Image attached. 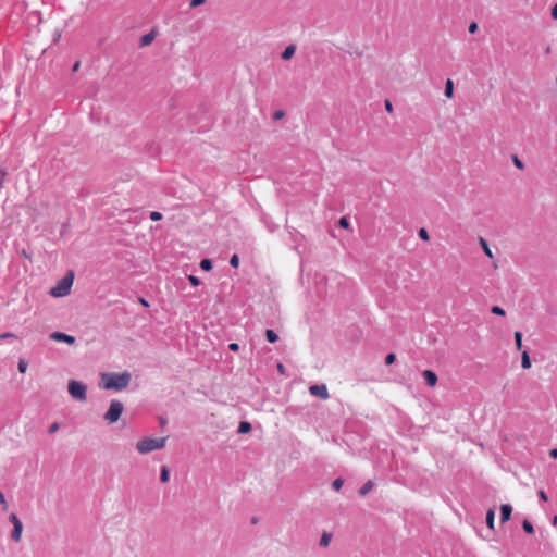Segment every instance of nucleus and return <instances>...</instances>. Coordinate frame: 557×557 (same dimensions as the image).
Wrapping results in <instances>:
<instances>
[{
    "label": "nucleus",
    "instance_id": "obj_1",
    "mask_svg": "<svg viewBox=\"0 0 557 557\" xmlns=\"http://www.w3.org/2000/svg\"><path fill=\"white\" fill-rule=\"evenodd\" d=\"M132 380L129 372L103 373L101 374V387L103 389L122 391L125 389Z\"/></svg>",
    "mask_w": 557,
    "mask_h": 557
},
{
    "label": "nucleus",
    "instance_id": "obj_2",
    "mask_svg": "<svg viewBox=\"0 0 557 557\" xmlns=\"http://www.w3.org/2000/svg\"><path fill=\"white\" fill-rule=\"evenodd\" d=\"M74 282V272L70 270L62 278H60L55 286H53L49 294L54 298L65 297L70 294Z\"/></svg>",
    "mask_w": 557,
    "mask_h": 557
},
{
    "label": "nucleus",
    "instance_id": "obj_3",
    "mask_svg": "<svg viewBox=\"0 0 557 557\" xmlns=\"http://www.w3.org/2000/svg\"><path fill=\"white\" fill-rule=\"evenodd\" d=\"M166 437L151 438L146 437L137 442L136 449L139 454L146 455L154 450H159L165 447Z\"/></svg>",
    "mask_w": 557,
    "mask_h": 557
},
{
    "label": "nucleus",
    "instance_id": "obj_4",
    "mask_svg": "<svg viewBox=\"0 0 557 557\" xmlns=\"http://www.w3.org/2000/svg\"><path fill=\"white\" fill-rule=\"evenodd\" d=\"M67 392L70 396L77 401L84 403L87 400V385L81 381H69Z\"/></svg>",
    "mask_w": 557,
    "mask_h": 557
},
{
    "label": "nucleus",
    "instance_id": "obj_5",
    "mask_svg": "<svg viewBox=\"0 0 557 557\" xmlns=\"http://www.w3.org/2000/svg\"><path fill=\"white\" fill-rule=\"evenodd\" d=\"M124 410L123 404L120 400H111L108 411L104 413V420L109 423H115L121 418Z\"/></svg>",
    "mask_w": 557,
    "mask_h": 557
},
{
    "label": "nucleus",
    "instance_id": "obj_6",
    "mask_svg": "<svg viewBox=\"0 0 557 557\" xmlns=\"http://www.w3.org/2000/svg\"><path fill=\"white\" fill-rule=\"evenodd\" d=\"M9 520L13 524V530L11 532V540H13L14 542H18L21 540L22 532H23V523L15 513H11L9 516Z\"/></svg>",
    "mask_w": 557,
    "mask_h": 557
},
{
    "label": "nucleus",
    "instance_id": "obj_7",
    "mask_svg": "<svg viewBox=\"0 0 557 557\" xmlns=\"http://www.w3.org/2000/svg\"><path fill=\"white\" fill-rule=\"evenodd\" d=\"M309 392L312 396L319 397L323 400L330 397L327 387L325 384H315L309 387Z\"/></svg>",
    "mask_w": 557,
    "mask_h": 557
},
{
    "label": "nucleus",
    "instance_id": "obj_8",
    "mask_svg": "<svg viewBox=\"0 0 557 557\" xmlns=\"http://www.w3.org/2000/svg\"><path fill=\"white\" fill-rule=\"evenodd\" d=\"M49 338L55 342H64L69 345H73L75 343V337L62 332H53L49 335Z\"/></svg>",
    "mask_w": 557,
    "mask_h": 557
},
{
    "label": "nucleus",
    "instance_id": "obj_9",
    "mask_svg": "<svg viewBox=\"0 0 557 557\" xmlns=\"http://www.w3.org/2000/svg\"><path fill=\"white\" fill-rule=\"evenodd\" d=\"M422 376L424 377L425 380V383L428 386H435L436 383H437V375L435 372L431 371V370H424L422 372Z\"/></svg>",
    "mask_w": 557,
    "mask_h": 557
},
{
    "label": "nucleus",
    "instance_id": "obj_10",
    "mask_svg": "<svg viewBox=\"0 0 557 557\" xmlns=\"http://www.w3.org/2000/svg\"><path fill=\"white\" fill-rule=\"evenodd\" d=\"M511 512H512V507L508 504H503L500 506V521L503 523L507 522L511 517Z\"/></svg>",
    "mask_w": 557,
    "mask_h": 557
},
{
    "label": "nucleus",
    "instance_id": "obj_11",
    "mask_svg": "<svg viewBox=\"0 0 557 557\" xmlns=\"http://www.w3.org/2000/svg\"><path fill=\"white\" fill-rule=\"evenodd\" d=\"M479 242H480V245H481L485 256L490 259H493L494 253H493L492 249L490 248L487 240L483 237H480Z\"/></svg>",
    "mask_w": 557,
    "mask_h": 557
},
{
    "label": "nucleus",
    "instance_id": "obj_12",
    "mask_svg": "<svg viewBox=\"0 0 557 557\" xmlns=\"http://www.w3.org/2000/svg\"><path fill=\"white\" fill-rule=\"evenodd\" d=\"M486 524L491 530L495 528V510L493 508L488 509L486 512Z\"/></svg>",
    "mask_w": 557,
    "mask_h": 557
},
{
    "label": "nucleus",
    "instance_id": "obj_13",
    "mask_svg": "<svg viewBox=\"0 0 557 557\" xmlns=\"http://www.w3.org/2000/svg\"><path fill=\"white\" fill-rule=\"evenodd\" d=\"M295 50H296L295 46H293V45L287 46L285 48V50L282 52V59L289 60L294 55Z\"/></svg>",
    "mask_w": 557,
    "mask_h": 557
},
{
    "label": "nucleus",
    "instance_id": "obj_14",
    "mask_svg": "<svg viewBox=\"0 0 557 557\" xmlns=\"http://www.w3.org/2000/svg\"><path fill=\"white\" fill-rule=\"evenodd\" d=\"M154 39V34L153 32L149 33V34H146L144 35L141 38H140V46L141 47H146L148 45H150Z\"/></svg>",
    "mask_w": 557,
    "mask_h": 557
},
{
    "label": "nucleus",
    "instance_id": "obj_15",
    "mask_svg": "<svg viewBox=\"0 0 557 557\" xmlns=\"http://www.w3.org/2000/svg\"><path fill=\"white\" fill-rule=\"evenodd\" d=\"M521 366L523 369H530L531 368V360L529 352L524 350L521 356Z\"/></svg>",
    "mask_w": 557,
    "mask_h": 557
},
{
    "label": "nucleus",
    "instance_id": "obj_16",
    "mask_svg": "<svg viewBox=\"0 0 557 557\" xmlns=\"http://www.w3.org/2000/svg\"><path fill=\"white\" fill-rule=\"evenodd\" d=\"M453 95H454V83L450 78H448L445 84V96L447 98H451Z\"/></svg>",
    "mask_w": 557,
    "mask_h": 557
},
{
    "label": "nucleus",
    "instance_id": "obj_17",
    "mask_svg": "<svg viewBox=\"0 0 557 557\" xmlns=\"http://www.w3.org/2000/svg\"><path fill=\"white\" fill-rule=\"evenodd\" d=\"M373 488V483L371 481L366 482L361 488L359 490V494L361 496H366Z\"/></svg>",
    "mask_w": 557,
    "mask_h": 557
},
{
    "label": "nucleus",
    "instance_id": "obj_18",
    "mask_svg": "<svg viewBox=\"0 0 557 557\" xmlns=\"http://www.w3.org/2000/svg\"><path fill=\"white\" fill-rule=\"evenodd\" d=\"M170 479V471L166 466L161 467L160 481L166 483Z\"/></svg>",
    "mask_w": 557,
    "mask_h": 557
},
{
    "label": "nucleus",
    "instance_id": "obj_19",
    "mask_svg": "<svg viewBox=\"0 0 557 557\" xmlns=\"http://www.w3.org/2000/svg\"><path fill=\"white\" fill-rule=\"evenodd\" d=\"M250 430H251V424L249 422H247V421L240 422V424L238 426V433L245 434V433L250 432Z\"/></svg>",
    "mask_w": 557,
    "mask_h": 557
},
{
    "label": "nucleus",
    "instance_id": "obj_20",
    "mask_svg": "<svg viewBox=\"0 0 557 557\" xmlns=\"http://www.w3.org/2000/svg\"><path fill=\"white\" fill-rule=\"evenodd\" d=\"M331 540H332V535L330 533H326V532L323 533L320 539V546H322V547L329 546Z\"/></svg>",
    "mask_w": 557,
    "mask_h": 557
},
{
    "label": "nucleus",
    "instance_id": "obj_21",
    "mask_svg": "<svg viewBox=\"0 0 557 557\" xmlns=\"http://www.w3.org/2000/svg\"><path fill=\"white\" fill-rule=\"evenodd\" d=\"M265 336H267L268 342H270V343H275L278 338L277 334L271 329H268L265 331Z\"/></svg>",
    "mask_w": 557,
    "mask_h": 557
},
{
    "label": "nucleus",
    "instance_id": "obj_22",
    "mask_svg": "<svg viewBox=\"0 0 557 557\" xmlns=\"http://www.w3.org/2000/svg\"><path fill=\"white\" fill-rule=\"evenodd\" d=\"M515 342L517 349L520 350L522 348V333L520 331L515 332Z\"/></svg>",
    "mask_w": 557,
    "mask_h": 557
},
{
    "label": "nucleus",
    "instance_id": "obj_23",
    "mask_svg": "<svg viewBox=\"0 0 557 557\" xmlns=\"http://www.w3.org/2000/svg\"><path fill=\"white\" fill-rule=\"evenodd\" d=\"M200 268L203 270V271H209L212 269V262L211 260L209 259H202L200 261Z\"/></svg>",
    "mask_w": 557,
    "mask_h": 557
},
{
    "label": "nucleus",
    "instance_id": "obj_24",
    "mask_svg": "<svg viewBox=\"0 0 557 557\" xmlns=\"http://www.w3.org/2000/svg\"><path fill=\"white\" fill-rule=\"evenodd\" d=\"M522 528L523 530L527 532V533H530L532 534L534 532V528L532 525L531 522H529L528 520H524L523 523H522Z\"/></svg>",
    "mask_w": 557,
    "mask_h": 557
},
{
    "label": "nucleus",
    "instance_id": "obj_25",
    "mask_svg": "<svg viewBox=\"0 0 557 557\" xmlns=\"http://www.w3.org/2000/svg\"><path fill=\"white\" fill-rule=\"evenodd\" d=\"M344 484V480L341 479V478H337L333 481L332 483V487L335 490V491H339L342 488Z\"/></svg>",
    "mask_w": 557,
    "mask_h": 557
},
{
    "label": "nucleus",
    "instance_id": "obj_26",
    "mask_svg": "<svg viewBox=\"0 0 557 557\" xmlns=\"http://www.w3.org/2000/svg\"><path fill=\"white\" fill-rule=\"evenodd\" d=\"M491 311H492V313H494L496 315H505V310L503 308H500L499 306L492 307Z\"/></svg>",
    "mask_w": 557,
    "mask_h": 557
},
{
    "label": "nucleus",
    "instance_id": "obj_27",
    "mask_svg": "<svg viewBox=\"0 0 557 557\" xmlns=\"http://www.w3.org/2000/svg\"><path fill=\"white\" fill-rule=\"evenodd\" d=\"M17 368H18V371H20L21 373H25V372H26V369H27V362H26L25 360L21 359V360L18 361V366H17Z\"/></svg>",
    "mask_w": 557,
    "mask_h": 557
},
{
    "label": "nucleus",
    "instance_id": "obj_28",
    "mask_svg": "<svg viewBox=\"0 0 557 557\" xmlns=\"http://www.w3.org/2000/svg\"><path fill=\"white\" fill-rule=\"evenodd\" d=\"M419 237L422 239V240H429L430 237H429V233L425 228H420L419 230Z\"/></svg>",
    "mask_w": 557,
    "mask_h": 557
},
{
    "label": "nucleus",
    "instance_id": "obj_29",
    "mask_svg": "<svg viewBox=\"0 0 557 557\" xmlns=\"http://www.w3.org/2000/svg\"><path fill=\"white\" fill-rule=\"evenodd\" d=\"M230 264L233 267V268H237L238 264H239V258L237 255H233L231 257V260H230Z\"/></svg>",
    "mask_w": 557,
    "mask_h": 557
},
{
    "label": "nucleus",
    "instance_id": "obj_30",
    "mask_svg": "<svg viewBox=\"0 0 557 557\" xmlns=\"http://www.w3.org/2000/svg\"><path fill=\"white\" fill-rule=\"evenodd\" d=\"M395 359L396 355L394 352H391L385 357V363L389 366L395 361Z\"/></svg>",
    "mask_w": 557,
    "mask_h": 557
},
{
    "label": "nucleus",
    "instance_id": "obj_31",
    "mask_svg": "<svg viewBox=\"0 0 557 557\" xmlns=\"http://www.w3.org/2000/svg\"><path fill=\"white\" fill-rule=\"evenodd\" d=\"M150 219L152 221H160L162 219V214L160 212H158V211H152L150 213Z\"/></svg>",
    "mask_w": 557,
    "mask_h": 557
},
{
    "label": "nucleus",
    "instance_id": "obj_32",
    "mask_svg": "<svg viewBox=\"0 0 557 557\" xmlns=\"http://www.w3.org/2000/svg\"><path fill=\"white\" fill-rule=\"evenodd\" d=\"M188 280H189V282L191 283L193 286H198L200 284L199 278L197 276H195V275H189Z\"/></svg>",
    "mask_w": 557,
    "mask_h": 557
},
{
    "label": "nucleus",
    "instance_id": "obj_33",
    "mask_svg": "<svg viewBox=\"0 0 557 557\" xmlns=\"http://www.w3.org/2000/svg\"><path fill=\"white\" fill-rule=\"evenodd\" d=\"M0 504L3 506V510L8 509V503L5 500L4 494L0 491Z\"/></svg>",
    "mask_w": 557,
    "mask_h": 557
},
{
    "label": "nucleus",
    "instance_id": "obj_34",
    "mask_svg": "<svg viewBox=\"0 0 557 557\" xmlns=\"http://www.w3.org/2000/svg\"><path fill=\"white\" fill-rule=\"evenodd\" d=\"M513 163L520 170L524 168L522 161L517 156L513 157Z\"/></svg>",
    "mask_w": 557,
    "mask_h": 557
},
{
    "label": "nucleus",
    "instance_id": "obj_35",
    "mask_svg": "<svg viewBox=\"0 0 557 557\" xmlns=\"http://www.w3.org/2000/svg\"><path fill=\"white\" fill-rule=\"evenodd\" d=\"M339 226H342L344 228H347L349 226V222H348L347 218H345V216L341 218Z\"/></svg>",
    "mask_w": 557,
    "mask_h": 557
},
{
    "label": "nucleus",
    "instance_id": "obj_36",
    "mask_svg": "<svg viewBox=\"0 0 557 557\" xmlns=\"http://www.w3.org/2000/svg\"><path fill=\"white\" fill-rule=\"evenodd\" d=\"M205 2H206V0H191L189 5H190V8H196Z\"/></svg>",
    "mask_w": 557,
    "mask_h": 557
},
{
    "label": "nucleus",
    "instance_id": "obj_37",
    "mask_svg": "<svg viewBox=\"0 0 557 557\" xmlns=\"http://www.w3.org/2000/svg\"><path fill=\"white\" fill-rule=\"evenodd\" d=\"M478 29V24L475 22H472L470 25H469V32L471 34H474Z\"/></svg>",
    "mask_w": 557,
    "mask_h": 557
},
{
    "label": "nucleus",
    "instance_id": "obj_38",
    "mask_svg": "<svg viewBox=\"0 0 557 557\" xmlns=\"http://www.w3.org/2000/svg\"><path fill=\"white\" fill-rule=\"evenodd\" d=\"M228 348H230V350H232V351H236V350H238V349H239V345H238L237 343H231V344L228 345Z\"/></svg>",
    "mask_w": 557,
    "mask_h": 557
},
{
    "label": "nucleus",
    "instance_id": "obj_39",
    "mask_svg": "<svg viewBox=\"0 0 557 557\" xmlns=\"http://www.w3.org/2000/svg\"><path fill=\"white\" fill-rule=\"evenodd\" d=\"M539 496L543 502H547L548 499L546 493L543 490L539 491Z\"/></svg>",
    "mask_w": 557,
    "mask_h": 557
},
{
    "label": "nucleus",
    "instance_id": "obj_40",
    "mask_svg": "<svg viewBox=\"0 0 557 557\" xmlns=\"http://www.w3.org/2000/svg\"><path fill=\"white\" fill-rule=\"evenodd\" d=\"M283 116H284V111H282V110H278V111H276V112L274 113V119H275V120H280V119H282Z\"/></svg>",
    "mask_w": 557,
    "mask_h": 557
},
{
    "label": "nucleus",
    "instance_id": "obj_41",
    "mask_svg": "<svg viewBox=\"0 0 557 557\" xmlns=\"http://www.w3.org/2000/svg\"><path fill=\"white\" fill-rule=\"evenodd\" d=\"M385 109L387 112H392L393 111V104L391 101L386 100L385 101Z\"/></svg>",
    "mask_w": 557,
    "mask_h": 557
},
{
    "label": "nucleus",
    "instance_id": "obj_42",
    "mask_svg": "<svg viewBox=\"0 0 557 557\" xmlns=\"http://www.w3.org/2000/svg\"><path fill=\"white\" fill-rule=\"evenodd\" d=\"M549 456L554 459H557V448H553L549 450Z\"/></svg>",
    "mask_w": 557,
    "mask_h": 557
},
{
    "label": "nucleus",
    "instance_id": "obj_43",
    "mask_svg": "<svg viewBox=\"0 0 557 557\" xmlns=\"http://www.w3.org/2000/svg\"><path fill=\"white\" fill-rule=\"evenodd\" d=\"M552 16L553 18H557V3L552 9Z\"/></svg>",
    "mask_w": 557,
    "mask_h": 557
},
{
    "label": "nucleus",
    "instance_id": "obj_44",
    "mask_svg": "<svg viewBox=\"0 0 557 557\" xmlns=\"http://www.w3.org/2000/svg\"><path fill=\"white\" fill-rule=\"evenodd\" d=\"M58 429H59V424H58V423H53V424L49 428V432H50V433H53V432H55Z\"/></svg>",
    "mask_w": 557,
    "mask_h": 557
},
{
    "label": "nucleus",
    "instance_id": "obj_45",
    "mask_svg": "<svg viewBox=\"0 0 557 557\" xmlns=\"http://www.w3.org/2000/svg\"><path fill=\"white\" fill-rule=\"evenodd\" d=\"M9 337H13V334H11V333H3V334L0 335L1 339H5V338H9Z\"/></svg>",
    "mask_w": 557,
    "mask_h": 557
},
{
    "label": "nucleus",
    "instance_id": "obj_46",
    "mask_svg": "<svg viewBox=\"0 0 557 557\" xmlns=\"http://www.w3.org/2000/svg\"><path fill=\"white\" fill-rule=\"evenodd\" d=\"M277 370H278L281 373H283V372H284V367H283V364H282V363H278V364H277Z\"/></svg>",
    "mask_w": 557,
    "mask_h": 557
},
{
    "label": "nucleus",
    "instance_id": "obj_47",
    "mask_svg": "<svg viewBox=\"0 0 557 557\" xmlns=\"http://www.w3.org/2000/svg\"><path fill=\"white\" fill-rule=\"evenodd\" d=\"M78 67H79V62H76V63L73 65V69H72V70L75 72V71H77V70H78Z\"/></svg>",
    "mask_w": 557,
    "mask_h": 557
},
{
    "label": "nucleus",
    "instance_id": "obj_48",
    "mask_svg": "<svg viewBox=\"0 0 557 557\" xmlns=\"http://www.w3.org/2000/svg\"><path fill=\"white\" fill-rule=\"evenodd\" d=\"M23 255H24L26 258H29V259H30V257L27 255V252H26V250H25V249L23 250Z\"/></svg>",
    "mask_w": 557,
    "mask_h": 557
},
{
    "label": "nucleus",
    "instance_id": "obj_49",
    "mask_svg": "<svg viewBox=\"0 0 557 557\" xmlns=\"http://www.w3.org/2000/svg\"><path fill=\"white\" fill-rule=\"evenodd\" d=\"M141 302L143 305L148 306V304L144 299H141Z\"/></svg>",
    "mask_w": 557,
    "mask_h": 557
},
{
    "label": "nucleus",
    "instance_id": "obj_50",
    "mask_svg": "<svg viewBox=\"0 0 557 557\" xmlns=\"http://www.w3.org/2000/svg\"><path fill=\"white\" fill-rule=\"evenodd\" d=\"M557 523V516L554 518V524Z\"/></svg>",
    "mask_w": 557,
    "mask_h": 557
}]
</instances>
